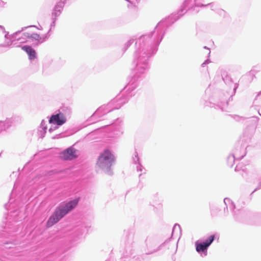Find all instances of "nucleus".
Wrapping results in <instances>:
<instances>
[{
	"label": "nucleus",
	"mask_w": 261,
	"mask_h": 261,
	"mask_svg": "<svg viewBox=\"0 0 261 261\" xmlns=\"http://www.w3.org/2000/svg\"><path fill=\"white\" fill-rule=\"evenodd\" d=\"M115 159L111 151L108 149L100 153L95 163V168L97 173L108 175L112 174L111 167Z\"/></svg>",
	"instance_id": "1"
},
{
	"label": "nucleus",
	"mask_w": 261,
	"mask_h": 261,
	"mask_svg": "<svg viewBox=\"0 0 261 261\" xmlns=\"http://www.w3.org/2000/svg\"><path fill=\"white\" fill-rule=\"evenodd\" d=\"M78 202V199H74L65 205L58 206L48 219L46 223V227L49 228L58 222L68 212L75 208Z\"/></svg>",
	"instance_id": "2"
},
{
	"label": "nucleus",
	"mask_w": 261,
	"mask_h": 261,
	"mask_svg": "<svg viewBox=\"0 0 261 261\" xmlns=\"http://www.w3.org/2000/svg\"><path fill=\"white\" fill-rule=\"evenodd\" d=\"M76 156V150L71 147L67 148L60 154V158L63 160H71Z\"/></svg>",
	"instance_id": "3"
},
{
	"label": "nucleus",
	"mask_w": 261,
	"mask_h": 261,
	"mask_svg": "<svg viewBox=\"0 0 261 261\" xmlns=\"http://www.w3.org/2000/svg\"><path fill=\"white\" fill-rule=\"evenodd\" d=\"M66 119L62 113H59L57 115H52L50 118L49 122L58 125H61L65 123Z\"/></svg>",
	"instance_id": "4"
},
{
	"label": "nucleus",
	"mask_w": 261,
	"mask_h": 261,
	"mask_svg": "<svg viewBox=\"0 0 261 261\" xmlns=\"http://www.w3.org/2000/svg\"><path fill=\"white\" fill-rule=\"evenodd\" d=\"M214 239V236H211L208 240L202 243L196 244V251L198 252L204 251L211 244Z\"/></svg>",
	"instance_id": "5"
},
{
	"label": "nucleus",
	"mask_w": 261,
	"mask_h": 261,
	"mask_svg": "<svg viewBox=\"0 0 261 261\" xmlns=\"http://www.w3.org/2000/svg\"><path fill=\"white\" fill-rule=\"evenodd\" d=\"M22 49L28 54L30 59L32 60L36 58V51L31 46L24 45L22 47Z\"/></svg>",
	"instance_id": "6"
},
{
	"label": "nucleus",
	"mask_w": 261,
	"mask_h": 261,
	"mask_svg": "<svg viewBox=\"0 0 261 261\" xmlns=\"http://www.w3.org/2000/svg\"><path fill=\"white\" fill-rule=\"evenodd\" d=\"M28 37H30L35 39L36 40L40 41L41 39V37L37 33H33L30 36H28Z\"/></svg>",
	"instance_id": "7"
},
{
	"label": "nucleus",
	"mask_w": 261,
	"mask_h": 261,
	"mask_svg": "<svg viewBox=\"0 0 261 261\" xmlns=\"http://www.w3.org/2000/svg\"><path fill=\"white\" fill-rule=\"evenodd\" d=\"M64 6V3L62 2H59L55 7V10L57 11H60L61 9Z\"/></svg>",
	"instance_id": "8"
},
{
	"label": "nucleus",
	"mask_w": 261,
	"mask_h": 261,
	"mask_svg": "<svg viewBox=\"0 0 261 261\" xmlns=\"http://www.w3.org/2000/svg\"><path fill=\"white\" fill-rule=\"evenodd\" d=\"M230 160H231V162H232V163H234V158H233V157H231V158H230Z\"/></svg>",
	"instance_id": "9"
}]
</instances>
